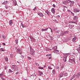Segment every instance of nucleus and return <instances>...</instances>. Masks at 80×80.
I'll use <instances>...</instances> for the list:
<instances>
[{"mask_svg": "<svg viewBox=\"0 0 80 80\" xmlns=\"http://www.w3.org/2000/svg\"><path fill=\"white\" fill-rule=\"evenodd\" d=\"M12 70H14V72H16L18 70V68L17 67V66L15 65H12Z\"/></svg>", "mask_w": 80, "mask_h": 80, "instance_id": "obj_1", "label": "nucleus"}, {"mask_svg": "<svg viewBox=\"0 0 80 80\" xmlns=\"http://www.w3.org/2000/svg\"><path fill=\"white\" fill-rule=\"evenodd\" d=\"M16 52L17 53L21 55L22 53V49H18L16 50Z\"/></svg>", "mask_w": 80, "mask_h": 80, "instance_id": "obj_2", "label": "nucleus"}, {"mask_svg": "<svg viewBox=\"0 0 80 80\" xmlns=\"http://www.w3.org/2000/svg\"><path fill=\"white\" fill-rule=\"evenodd\" d=\"M30 54H31V55H35L34 50L31 48H30Z\"/></svg>", "mask_w": 80, "mask_h": 80, "instance_id": "obj_3", "label": "nucleus"}, {"mask_svg": "<svg viewBox=\"0 0 80 80\" xmlns=\"http://www.w3.org/2000/svg\"><path fill=\"white\" fill-rule=\"evenodd\" d=\"M72 1L71 0H67L64 1L63 3L64 5H67V4H68V3H70Z\"/></svg>", "mask_w": 80, "mask_h": 80, "instance_id": "obj_4", "label": "nucleus"}, {"mask_svg": "<svg viewBox=\"0 0 80 80\" xmlns=\"http://www.w3.org/2000/svg\"><path fill=\"white\" fill-rule=\"evenodd\" d=\"M53 53H56L57 55L59 54V51L58 50H55L53 51Z\"/></svg>", "mask_w": 80, "mask_h": 80, "instance_id": "obj_5", "label": "nucleus"}, {"mask_svg": "<svg viewBox=\"0 0 80 80\" xmlns=\"http://www.w3.org/2000/svg\"><path fill=\"white\" fill-rule=\"evenodd\" d=\"M72 41L74 42H76L77 41V38L76 37L73 38Z\"/></svg>", "mask_w": 80, "mask_h": 80, "instance_id": "obj_6", "label": "nucleus"}, {"mask_svg": "<svg viewBox=\"0 0 80 80\" xmlns=\"http://www.w3.org/2000/svg\"><path fill=\"white\" fill-rule=\"evenodd\" d=\"M38 15H39L40 17H42L43 16V13H42V12H39L38 13Z\"/></svg>", "mask_w": 80, "mask_h": 80, "instance_id": "obj_7", "label": "nucleus"}, {"mask_svg": "<svg viewBox=\"0 0 80 80\" xmlns=\"http://www.w3.org/2000/svg\"><path fill=\"white\" fill-rule=\"evenodd\" d=\"M78 17L77 16H74L73 17V19L74 20H75V21H77V20L78 19Z\"/></svg>", "mask_w": 80, "mask_h": 80, "instance_id": "obj_8", "label": "nucleus"}, {"mask_svg": "<svg viewBox=\"0 0 80 80\" xmlns=\"http://www.w3.org/2000/svg\"><path fill=\"white\" fill-rule=\"evenodd\" d=\"M48 28H46L45 29L42 28L41 29V30H42V32H44V31L46 32V31H48Z\"/></svg>", "mask_w": 80, "mask_h": 80, "instance_id": "obj_9", "label": "nucleus"}, {"mask_svg": "<svg viewBox=\"0 0 80 80\" xmlns=\"http://www.w3.org/2000/svg\"><path fill=\"white\" fill-rule=\"evenodd\" d=\"M74 12H75V13H77V12H79L80 10H78L77 9H75L74 10Z\"/></svg>", "mask_w": 80, "mask_h": 80, "instance_id": "obj_10", "label": "nucleus"}, {"mask_svg": "<svg viewBox=\"0 0 80 80\" xmlns=\"http://www.w3.org/2000/svg\"><path fill=\"white\" fill-rule=\"evenodd\" d=\"M63 75L65 76H67L68 75V73L66 72H63Z\"/></svg>", "mask_w": 80, "mask_h": 80, "instance_id": "obj_11", "label": "nucleus"}, {"mask_svg": "<svg viewBox=\"0 0 80 80\" xmlns=\"http://www.w3.org/2000/svg\"><path fill=\"white\" fill-rule=\"evenodd\" d=\"M63 72H62L59 75V77H63Z\"/></svg>", "mask_w": 80, "mask_h": 80, "instance_id": "obj_12", "label": "nucleus"}, {"mask_svg": "<svg viewBox=\"0 0 80 80\" xmlns=\"http://www.w3.org/2000/svg\"><path fill=\"white\" fill-rule=\"evenodd\" d=\"M51 12H52V13H53V14H54V13H55V9L54 8H52L51 9Z\"/></svg>", "mask_w": 80, "mask_h": 80, "instance_id": "obj_13", "label": "nucleus"}, {"mask_svg": "<svg viewBox=\"0 0 80 80\" xmlns=\"http://www.w3.org/2000/svg\"><path fill=\"white\" fill-rule=\"evenodd\" d=\"M9 23L10 25H12V24H13V22H12V20H10L9 22Z\"/></svg>", "mask_w": 80, "mask_h": 80, "instance_id": "obj_14", "label": "nucleus"}, {"mask_svg": "<svg viewBox=\"0 0 80 80\" xmlns=\"http://www.w3.org/2000/svg\"><path fill=\"white\" fill-rule=\"evenodd\" d=\"M13 3L15 6L17 5V1L16 0H14L13 1Z\"/></svg>", "mask_w": 80, "mask_h": 80, "instance_id": "obj_15", "label": "nucleus"}, {"mask_svg": "<svg viewBox=\"0 0 80 80\" xmlns=\"http://www.w3.org/2000/svg\"><path fill=\"white\" fill-rule=\"evenodd\" d=\"M15 72V71L14 70L12 71L11 70V69H9V70L8 72L9 73H12V72Z\"/></svg>", "mask_w": 80, "mask_h": 80, "instance_id": "obj_16", "label": "nucleus"}, {"mask_svg": "<svg viewBox=\"0 0 80 80\" xmlns=\"http://www.w3.org/2000/svg\"><path fill=\"white\" fill-rule=\"evenodd\" d=\"M52 48L55 50L57 49V46H55L54 47H52Z\"/></svg>", "mask_w": 80, "mask_h": 80, "instance_id": "obj_17", "label": "nucleus"}, {"mask_svg": "<svg viewBox=\"0 0 80 80\" xmlns=\"http://www.w3.org/2000/svg\"><path fill=\"white\" fill-rule=\"evenodd\" d=\"M31 40H32V41H34L35 40V38H34L33 37H31L30 38Z\"/></svg>", "mask_w": 80, "mask_h": 80, "instance_id": "obj_18", "label": "nucleus"}, {"mask_svg": "<svg viewBox=\"0 0 80 80\" xmlns=\"http://www.w3.org/2000/svg\"><path fill=\"white\" fill-rule=\"evenodd\" d=\"M65 55H64L63 56V58H66L67 57V54H65Z\"/></svg>", "mask_w": 80, "mask_h": 80, "instance_id": "obj_19", "label": "nucleus"}, {"mask_svg": "<svg viewBox=\"0 0 80 80\" xmlns=\"http://www.w3.org/2000/svg\"><path fill=\"white\" fill-rule=\"evenodd\" d=\"M69 32L68 31H67L66 32H63V34H67Z\"/></svg>", "mask_w": 80, "mask_h": 80, "instance_id": "obj_20", "label": "nucleus"}, {"mask_svg": "<svg viewBox=\"0 0 80 80\" xmlns=\"http://www.w3.org/2000/svg\"><path fill=\"white\" fill-rule=\"evenodd\" d=\"M80 76V73H78L77 74V75H76V77L77 78H78V77H79Z\"/></svg>", "mask_w": 80, "mask_h": 80, "instance_id": "obj_21", "label": "nucleus"}, {"mask_svg": "<svg viewBox=\"0 0 80 80\" xmlns=\"http://www.w3.org/2000/svg\"><path fill=\"white\" fill-rule=\"evenodd\" d=\"M8 3V2H7V1H5V2H4L3 3L4 5H5V4H7V3Z\"/></svg>", "mask_w": 80, "mask_h": 80, "instance_id": "obj_22", "label": "nucleus"}, {"mask_svg": "<svg viewBox=\"0 0 80 80\" xmlns=\"http://www.w3.org/2000/svg\"><path fill=\"white\" fill-rule=\"evenodd\" d=\"M48 69H50V70H52V66H49L48 67Z\"/></svg>", "mask_w": 80, "mask_h": 80, "instance_id": "obj_23", "label": "nucleus"}, {"mask_svg": "<svg viewBox=\"0 0 80 80\" xmlns=\"http://www.w3.org/2000/svg\"><path fill=\"white\" fill-rule=\"evenodd\" d=\"M71 3H70V4H71V5H73V4H74L75 2H74V1H71Z\"/></svg>", "mask_w": 80, "mask_h": 80, "instance_id": "obj_24", "label": "nucleus"}, {"mask_svg": "<svg viewBox=\"0 0 80 80\" xmlns=\"http://www.w3.org/2000/svg\"><path fill=\"white\" fill-rule=\"evenodd\" d=\"M64 68V65H62V66L61 67V70H62L63 68Z\"/></svg>", "mask_w": 80, "mask_h": 80, "instance_id": "obj_25", "label": "nucleus"}, {"mask_svg": "<svg viewBox=\"0 0 80 80\" xmlns=\"http://www.w3.org/2000/svg\"><path fill=\"white\" fill-rule=\"evenodd\" d=\"M52 73L53 74H55V69H53L52 70Z\"/></svg>", "mask_w": 80, "mask_h": 80, "instance_id": "obj_26", "label": "nucleus"}, {"mask_svg": "<svg viewBox=\"0 0 80 80\" xmlns=\"http://www.w3.org/2000/svg\"><path fill=\"white\" fill-rule=\"evenodd\" d=\"M67 59L65 58H63V61L65 62H67Z\"/></svg>", "mask_w": 80, "mask_h": 80, "instance_id": "obj_27", "label": "nucleus"}, {"mask_svg": "<svg viewBox=\"0 0 80 80\" xmlns=\"http://www.w3.org/2000/svg\"><path fill=\"white\" fill-rule=\"evenodd\" d=\"M35 65L37 66H39V64H38V63H37V62H36L35 63Z\"/></svg>", "mask_w": 80, "mask_h": 80, "instance_id": "obj_28", "label": "nucleus"}, {"mask_svg": "<svg viewBox=\"0 0 80 80\" xmlns=\"http://www.w3.org/2000/svg\"><path fill=\"white\" fill-rule=\"evenodd\" d=\"M16 44H18V40H16Z\"/></svg>", "mask_w": 80, "mask_h": 80, "instance_id": "obj_29", "label": "nucleus"}, {"mask_svg": "<svg viewBox=\"0 0 80 80\" xmlns=\"http://www.w3.org/2000/svg\"><path fill=\"white\" fill-rule=\"evenodd\" d=\"M69 27L70 28H72V25L71 24L69 26Z\"/></svg>", "mask_w": 80, "mask_h": 80, "instance_id": "obj_30", "label": "nucleus"}, {"mask_svg": "<svg viewBox=\"0 0 80 80\" xmlns=\"http://www.w3.org/2000/svg\"><path fill=\"white\" fill-rule=\"evenodd\" d=\"M46 13L48 15H49V14H50V12L48 11H46Z\"/></svg>", "mask_w": 80, "mask_h": 80, "instance_id": "obj_31", "label": "nucleus"}, {"mask_svg": "<svg viewBox=\"0 0 80 80\" xmlns=\"http://www.w3.org/2000/svg\"><path fill=\"white\" fill-rule=\"evenodd\" d=\"M45 50H49L48 49V48L47 47H45Z\"/></svg>", "mask_w": 80, "mask_h": 80, "instance_id": "obj_32", "label": "nucleus"}, {"mask_svg": "<svg viewBox=\"0 0 80 80\" xmlns=\"http://www.w3.org/2000/svg\"><path fill=\"white\" fill-rule=\"evenodd\" d=\"M3 77V74H0V77Z\"/></svg>", "mask_w": 80, "mask_h": 80, "instance_id": "obj_33", "label": "nucleus"}, {"mask_svg": "<svg viewBox=\"0 0 80 80\" xmlns=\"http://www.w3.org/2000/svg\"><path fill=\"white\" fill-rule=\"evenodd\" d=\"M38 68L39 69H43V68L42 67H39Z\"/></svg>", "mask_w": 80, "mask_h": 80, "instance_id": "obj_34", "label": "nucleus"}, {"mask_svg": "<svg viewBox=\"0 0 80 80\" xmlns=\"http://www.w3.org/2000/svg\"><path fill=\"white\" fill-rule=\"evenodd\" d=\"M57 30V28L56 27H54V31H55V30Z\"/></svg>", "mask_w": 80, "mask_h": 80, "instance_id": "obj_35", "label": "nucleus"}, {"mask_svg": "<svg viewBox=\"0 0 80 80\" xmlns=\"http://www.w3.org/2000/svg\"><path fill=\"white\" fill-rule=\"evenodd\" d=\"M39 73L41 74V75H42L43 74V73H42V72H40V71H39Z\"/></svg>", "mask_w": 80, "mask_h": 80, "instance_id": "obj_36", "label": "nucleus"}, {"mask_svg": "<svg viewBox=\"0 0 80 80\" xmlns=\"http://www.w3.org/2000/svg\"><path fill=\"white\" fill-rule=\"evenodd\" d=\"M5 59L6 60V61H7V62H8V58H7V57H6L5 58Z\"/></svg>", "mask_w": 80, "mask_h": 80, "instance_id": "obj_37", "label": "nucleus"}, {"mask_svg": "<svg viewBox=\"0 0 80 80\" xmlns=\"http://www.w3.org/2000/svg\"><path fill=\"white\" fill-rule=\"evenodd\" d=\"M2 37L4 39L6 38V37L5 36L2 35Z\"/></svg>", "mask_w": 80, "mask_h": 80, "instance_id": "obj_38", "label": "nucleus"}, {"mask_svg": "<svg viewBox=\"0 0 80 80\" xmlns=\"http://www.w3.org/2000/svg\"><path fill=\"white\" fill-rule=\"evenodd\" d=\"M77 51L78 52V53H80V49H78Z\"/></svg>", "mask_w": 80, "mask_h": 80, "instance_id": "obj_39", "label": "nucleus"}, {"mask_svg": "<svg viewBox=\"0 0 80 80\" xmlns=\"http://www.w3.org/2000/svg\"><path fill=\"white\" fill-rule=\"evenodd\" d=\"M77 51L78 52V53H80V49H78Z\"/></svg>", "mask_w": 80, "mask_h": 80, "instance_id": "obj_40", "label": "nucleus"}, {"mask_svg": "<svg viewBox=\"0 0 80 80\" xmlns=\"http://www.w3.org/2000/svg\"><path fill=\"white\" fill-rule=\"evenodd\" d=\"M0 50H1V51H2V52H3L4 51V50H3V49L2 48L0 49Z\"/></svg>", "mask_w": 80, "mask_h": 80, "instance_id": "obj_41", "label": "nucleus"}, {"mask_svg": "<svg viewBox=\"0 0 80 80\" xmlns=\"http://www.w3.org/2000/svg\"><path fill=\"white\" fill-rule=\"evenodd\" d=\"M75 76H76V75H73V76L72 77V78H75Z\"/></svg>", "mask_w": 80, "mask_h": 80, "instance_id": "obj_42", "label": "nucleus"}, {"mask_svg": "<svg viewBox=\"0 0 80 80\" xmlns=\"http://www.w3.org/2000/svg\"><path fill=\"white\" fill-rule=\"evenodd\" d=\"M56 32L57 33H59V32H60V31H56Z\"/></svg>", "mask_w": 80, "mask_h": 80, "instance_id": "obj_43", "label": "nucleus"}, {"mask_svg": "<svg viewBox=\"0 0 80 80\" xmlns=\"http://www.w3.org/2000/svg\"><path fill=\"white\" fill-rule=\"evenodd\" d=\"M22 26L23 28H25V26L23 24H22Z\"/></svg>", "mask_w": 80, "mask_h": 80, "instance_id": "obj_44", "label": "nucleus"}, {"mask_svg": "<svg viewBox=\"0 0 80 80\" xmlns=\"http://www.w3.org/2000/svg\"><path fill=\"white\" fill-rule=\"evenodd\" d=\"M71 23H76L75 22H72V21L71 22Z\"/></svg>", "mask_w": 80, "mask_h": 80, "instance_id": "obj_45", "label": "nucleus"}, {"mask_svg": "<svg viewBox=\"0 0 80 80\" xmlns=\"http://www.w3.org/2000/svg\"><path fill=\"white\" fill-rule=\"evenodd\" d=\"M1 79L3 80H5V78H3L2 77H1Z\"/></svg>", "mask_w": 80, "mask_h": 80, "instance_id": "obj_46", "label": "nucleus"}, {"mask_svg": "<svg viewBox=\"0 0 80 80\" xmlns=\"http://www.w3.org/2000/svg\"><path fill=\"white\" fill-rule=\"evenodd\" d=\"M19 73V72H18L16 73V75H17V74H18Z\"/></svg>", "mask_w": 80, "mask_h": 80, "instance_id": "obj_47", "label": "nucleus"}, {"mask_svg": "<svg viewBox=\"0 0 80 80\" xmlns=\"http://www.w3.org/2000/svg\"><path fill=\"white\" fill-rule=\"evenodd\" d=\"M57 18H59L60 17V15H58V16H57Z\"/></svg>", "mask_w": 80, "mask_h": 80, "instance_id": "obj_48", "label": "nucleus"}, {"mask_svg": "<svg viewBox=\"0 0 80 80\" xmlns=\"http://www.w3.org/2000/svg\"><path fill=\"white\" fill-rule=\"evenodd\" d=\"M53 7L55 8V5L54 4H53Z\"/></svg>", "mask_w": 80, "mask_h": 80, "instance_id": "obj_49", "label": "nucleus"}, {"mask_svg": "<svg viewBox=\"0 0 80 80\" xmlns=\"http://www.w3.org/2000/svg\"><path fill=\"white\" fill-rule=\"evenodd\" d=\"M50 28V30H51V32L52 33V29L50 28Z\"/></svg>", "mask_w": 80, "mask_h": 80, "instance_id": "obj_50", "label": "nucleus"}, {"mask_svg": "<svg viewBox=\"0 0 80 80\" xmlns=\"http://www.w3.org/2000/svg\"><path fill=\"white\" fill-rule=\"evenodd\" d=\"M2 45H5V43H3Z\"/></svg>", "mask_w": 80, "mask_h": 80, "instance_id": "obj_51", "label": "nucleus"}, {"mask_svg": "<svg viewBox=\"0 0 80 80\" xmlns=\"http://www.w3.org/2000/svg\"><path fill=\"white\" fill-rule=\"evenodd\" d=\"M59 68V67H57V69H58Z\"/></svg>", "mask_w": 80, "mask_h": 80, "instance_id": "obj_52", "label": "nucleus"}, {"mask_svg": "<svg viewBox=\"0 0 80 80\" xmlns=\"http://www.w3.org/2000/svg\"><path fill=\"white\" fill-rule=\"evenodd\" d=\"M80 50V46L79 47L78 49V50Z\"/></svg>", "mask_w": 80, "mask_h": 80, "instance_id": "obj_53", "label": "nucleus"}, {"mask_svg": "<svg viewBox=\"0 0 80 80\" xmlns=\"http://www.w3.org/2000/svg\"><path fill=\"white\" fill-rule=\"evenodd\" d=\"M69 60H70V61H72L73 60H72V59H69Z\"/></svg>", "mask_w": 80, "mask_h": 80, "instance_id": "obj_54", "label": "nucleus"}, {"mask_svg": "<svg viewBox=\"0 0 80 80\" xmlns=\"http://www.w3.org/2000/svg\"><path fill=\"white\" fill-rule=\"evenodd\" d=\"M49 60L51 59V57H49Z\"/></svg>", "mask_w": 80, "mask_h": 80, "instance_id": "obj_55", "label": "nucleus"}, {"mask_svg": "<svg viewBox=\"0 0 80 80\" xmlns=\"http://www.w3.org/2000/svg\"><path fill=\"white\" fill-rule=\"evenodd\" d=\"M36 8V7H35V8L34 9H33V10H34V11H35V10Z\"/></svg>", "mask_w": 80, "mask_h": 80, "instance_id": "obj_56", "label": "nucleus"}, {"mask_svg": "<svg viewBox=\"0 0 80 80\" xmlns=\"http://www.w3.org/2000/svg\"><path fill=\"white\" fill-rule=\"evenodd\" d=\"M28 58H29L30 60V59H31V58H30V57H28Z\"/></svg>", "mask_w": 80, "mask_h": 80, "instance_id": "obj_57", "label": "nucleus"}, {"mask_svg": "<svg viewBox=\"0 0 80 80\" xmlns=\"http://www.w3.org/2000/svg\"><path fill=\"white\" fill-rule=\"evenodd\" d=\"M49 56H50L51 57V54H49Z\"/></svg>", "mask_w": 80, "mask_h": 80, "instance_id": "obj_58", "label": "nucleus"}, {"mask_svg": "<svg viewBox=\"0 0 80 80\" xmlns=\"http://www.w3.org/2000/svg\"><path fill=\"white\" fill-rule=\"evenodd\" d=\"M21 25H23V23L21 22Z\"/></svg>", "mask_w": 80, "mask_h": 80, "instance_id": "obj_59", "label": "nucleus"}, {"mask_svg": "<svg viewBox=\"0 0 80 80\" xmlns=\"http://www.w3.org/2000/svg\"><path fill=\"white\" fill-rule=\"evenodd\" d=\"M7 69V68H5V70H6Z\"/></svg>", "mask_w": 80, "mask_h": 80, "instance_id": "obj_60", "label": "nucleus"}, {"mask_svg": "<svg viewBox=\"0 0 80 80\" xmlns=\"http://www.w3.org/2000/svg\"><path fill=\"white\" fill-rule=\"evenodd\" d=\"M0 47H1V44H0Z\"/></svg>", "mask_w": 80, "mask_h": 80, "instance_id": "obj_61", "label": "nucleus"}, {"mask_svg": "<svg viewBox=\"0 0 80 80\" xmlns=\"http://www.w3.org/2000/svg\"><path fill=\"white\" fill-rule=\"evenodd\" d=\"M0 38H1V35H0Z\"/></svg>", "mask_w": 80, "mask_h": 80, "instance_id": "obj_62", "label": "nucleus"}, {"mask_svg": "<svg viewBox=\"0 0 80 80\" xmlns=\"http://www.w3.org/2000/svg\"><path fill=\"white\" fill-rule=\"evenodd\" d=\"M46 56H48V55H46Z\"/></svg>", "mask_w": 80, "mask_h": 80, "instance_id": "obj_63", "label": "nucleus"}, {"mask_svg": "<svg viewBox=\"0 0 80 80\" xmlns=\"http://www.w3.org/2000/svg\"><path fill=\"white\" fill-rule=\"evenodd\" d=\"M68 1V2H69V1Z\"/></svg>", "mask_w": 80, "mask_h": 80, "instance_id": "obj_64", "label": "nucleus"}]
</instances>
